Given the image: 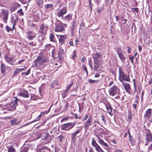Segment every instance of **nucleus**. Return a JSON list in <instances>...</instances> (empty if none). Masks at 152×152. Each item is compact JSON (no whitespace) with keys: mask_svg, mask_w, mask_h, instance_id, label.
<instances>
[{"mask_svg":"<svg viewBox=\"0 0 152 152\" xmlns=\"http://www.w3.org/2000/svg\"><path fill=\"white\" fill-rule=\"evenodd\" d=\"M49 62L48 57L44 55L38 56L35 60L34 66L39 68H44Z\"/></svg>","mask_w":152,"mask_h":152,"instance_id":"1","label":"nucleus"},{"mask_svg":"<svg viewBox=\"0 0 152 152\" xmlns=\"http://www.w3.org/2000/svg\"><path fill=\"white\" fill-rule=\"evenodd\" d=\"M37 139L42 137L44 140H46L48 137V134L47 132H45L43 130H39L36 134Z\"/></svg>","mask_w":152,"mask_h":152,"instance_id":"2","label":"nucleus"},{"mask_svg":"<svg viewBox=\"0 0 152 152\" xmlns=\"http://www.w3.org/2000/svg\"><path fill=\"white\" fill-rule=\"evenodd\" d=\"M18 101V99L16 98L15 100H12L10 104H7V106L8 107V110L12 111L15 109L17 105Z\"/></svg>","mask_w":152,"mask_h":152,"instance_id":"3","label":"nucleus"},{"mask_svg":"<svg viewBox=\"0 0 152 152\" xmlns=\"http://www.w3.org/2000/svg\"><path fill=\"white\" fill-rule=\"evenodd\" d=\"M67 12L66 8L63 7L61 9L57 10L56 15L58 17L62 18L63 15Z\"/></svg>","mask_w":152,"mask_h":152,"instance_id":"4","label":"nucleus"},{"mask_svg":"<svg viewBox=\"0 0 152 152\" xmlns=\"http://www.w3.org/2000/svg\"><path fill=\"white\" fill-rule=\"evenodd\" d=\"M119 92V89L115 86H113L110 88L109 91L110 95L113 96L118 94Z\"/></svg>","mask_w":152,"mask_h":152,"instance_id":"5","label":"nucleus"},{"mask_svg":"<svg viewBox=\"0 0 152 152\" xmlns=\"http://www.w3.org/2000/svg\"><path fill=\"white\" fill-rule=\"evenodd\" d=\"M91 144L92 146L95 148L97 152H104L93 138L92 139Z\"/></svg>","mask_w":152,"mask_h":152,"instance_id":"6","label":"nucleus"},{"mask_svg":"<svg viewBox=\"0 0 152 152\" xmlns=\"http://www.w3.org/2000/svg\"><path fill=\"white\" fill-rule=\"evenodd\" d=\"M64 30V27L61 23L59 21L56 23L55 31L56 32H61Z\"/></svg>","mask_w":152,"mask_h":152,"instance_id":"7","label":"nucleus"},{"mask_svg":"<svg viewBox=\"0 0 152 152\" xmlns=\"http://www.w3.org/2000/svg\"><path fill=\"white\" fill-rule=\"evenodd\" d=\"M102 55L100 53L96 52L93 53L92 55V57L94 61H101L102 58Z\"/></svg>","mask_w":152,"mask_h":152,"instance_id":"8","label":"nucleus"},{"mask_svg":"<svg viewBox=\"0 0 152 152\" xmlns=\"http://www.w3.org/2000/svg\"><path fill=\"white\" fill-rule=\"evenodd\" d=\"M59 38V47L62 46L67 38V36L65 35H60Z\"/></svg>","mask_w":152,"mask_h":152,"instance_id":"9","label":"nucleus"},{"mask_svg":"<svg viewBox=\"0 0 152 152\" xmlns=\"http://www.w3.org/2000/svg\"><path fill=\"white\" fill-rule=\"evenodd\" d=\"M1 13L3 15V20L4 22L5 23H7L8 19V15L9 14V12L8 10H3L1 12Z\"/></svg>","mask_w":152,"mask_h":152,"instance_id":"10","label":"nucleus"},{"mask_svg":"<svg viewBox=\"0 0 152 152\" xmlns=\"http://www.w3.org/2000/svg\"><path fill=\"white\" fill-rule=\"evenodd\" d=\"M152 109L151 108L148 109L145 111L144 116L145 118H147L149 120L152 116Z\"/></svg>","mask_w":152,"mask_h":152,"instance_id":"11","label":"nucleus"},{"mask_svg":"<svg viewBox=\"0 0 152 152\" xmlns=\"http://www.w3.org/2000/svg\"><path fill=\"white\" fill-rule=\"evenodd\" d=\"M48 27L44 23L42 24L39 28V32L41 34H43L47 29Z\"/></svg>","mask_w":152,"mask_h":152,"instance_id":"12","label":"nucleus"},{"mask_svg":"<svg viewBox=\"0 0 152 152\" xmlns=\"http://www.w3.org/2000/svg\"><path fill=\"white\" fill-rule=\"evenodd\" d=\"M11 18L12 20H11V22L12 23H13V25L11 28L12 31L14 29L16 21L18 19V18L16 15H15L12 17Z\"/></svg>","mask_w":152,"mask_h":152,"instance_id":"13","label":"nucleus"},{"mask_svg":"<svg viewBox=\"0 0 152 152\" xmlns=\"http://www.w3.org/2000/svg\"><path fill=\"white\" fill-rule=\"evenodd\" d=\"M72 124H62L61 126L62 129L65 130H68L74 126L75 124H73V126H72Z\"/></svg>","mask_w":152,"mask_h":152,"instance_id":"14","label":"nucleus"},{"mask_svg":"<svg viewBox=\"0 0 152 152\" xmlns=\"http://www.w3.org/2000/svg\"><path fill=\"white\" fill-rule=\"evenodd\" d=\"M6 61L9 64L13 65L16 60L13 57H6Z\"/></svg>","mask_w":152,"mask_h":152,"instance_id":"15","label":"nucleus"},{"mask_svg":"<svg viewBox=\"0 0 152 152\" xmlns=\"http://www.w3.org/2000/svg\"><path fill=\"white\" fill-rule=\"evenodd\" d=\"M96 136L98 140V142L101 145H103L106 147H108L109 145L107 143L104 142L103 140L101 139L98 135H96Z\"/></svg>","mask_w":152,"mask_h":152,"instance_id":"16","label":"nucleus"},{"mask_svg":"<svg viewBox=\"0 0 152 152\" xmlns=\"http://www.w3.org/2000/svg\"><path fill=\"white\" fill-rule=\"evenodd\" d=\"M81 131L82 129H79L77 130L75 132L72 133V139L73 141H74L75 142V141L77 134L81 132Z\"/></svg>","mask_w":152,"mask_h":152,"instance_id":"17","label":"nucleus"},{"mask_svg":"<svg viewBox=\"0 0 152 152\" xmlns=\"http://www.w3.org/2000/svg\"><path fill=\"white\" fill-rule=\"evenodd\" d=\"M104 104L108 113L111 116H112L113 115V114L112 113V108L111 105L109 103H105Z\"/></svg>","mask_w":152,"mask_h":152,"instance_id":"18","label":"nucleus"},{"mask_svg":"<svg viewBox=\"0 0 152 152\" xmlns=\"http://www.w3.org/2000/svg\"><path fill=\"white\" fill-rule=\"evenodd\" d=\"M120 81L121 82L123 85H124V88L126 90V91L129 93L130 92V85L128 83H124L122 80H121L120 78L119 79Z\"/></svg>","mask_w":152,"mask_h":152,"instance_id":"19","label":"nucleus"},{"mask_svg":"<svg viewBox=\"0 0 152 152\" xmlns=\"http://www.w3.org/2000/svg\"><path fill=\"white\" fill-rule=\"evenodd\" d=\"M64 50L62 48V46L59 47V49L58 52V57L59 59L62 60V55L64 53Z\"/></svg>","mask_w":152,"mask_h":152,"instance_id":"20","label":"nucleus"},{"mask_svg":"<svg viewBox=\"0 0 152 152\" xmlns=\"http://www.w3.org/2000/svg\"><path fill=\"white\" fill-rule=\"evenodd\" d=\"M145 138L146 141L148 142H152V134L150 132L146 133Z\"/></svg>","mask_w":152,"mask_h":152,"instance_id":"21","label":"nucleus"},{"mask_svg":"<svg viewBox=\"0 0 152 152\" xmlns=\"http://www.w3.org/2000/svg\"><path fill=\"white\" fill-rule=\"evenodd\" d=\"M100 61L94 62V70H99L100 69V64H99Z\"/></svg>","mask_w":152,"mask_h":152,"instance_id":"22","label":"nucleus"},{"mask_svg":"<svg viewBox=\"0 0 152 152\" xmlns=\"http://www.w3.org/2000/svg\"><path fill=\"white\" fill-rule=\"evenodd\" d=\"M118 54L121 61L123 62L125 60V58L124 56V54L122 53L121 51H118Z\"/></svg>","mask_w":152,"mask_h":152,"instance_id":"23","label":"nucleus"},{"mask_svg":"<svg viewBox=\"0 0 152 152\" xmlns=\"http://www.w3.org/2000/svg\"><path fill=\"white\" fill-rule=\"evenodd\" d=\"M35 36L33 37H28V39L29 41L28 44L32 46H35L36 44V42L34 41H33L31 42H30V40H32L33 38Z\"/></svg>","mask_w":152,"mask_h":152,"instance_id":"24","label":"nucleus"},{"mask_svg":"<svg viewBox=\"0 0 152 152\" xmlns=\"http://www.w3.org/2000/svg\"><path fill=\"white\" fill-rule=\"evenodd\" d=\"M87 118H88V120L86 121V123L88 124L91 123L92 121V117L91 116L89 117L88 115H86L85 117L83 119V121H85L86 120Z\"/></svg>","mask_w":152,"mask_h":152,"instance_id":"25","label":"nucleus"},{"mask_svg":"<svg viewBox=\"0 0 152 152\" xmlns=\"http://www.w3.org/2000/svg\"><path fill=\"white\" fill-rule=\"evenodd\" d=\"M19 94L20 96H22L23 97L25 98H28L29 96L28 93L26 91H25L22 93H19Z\"/></svg>","mask_w":152,"mask_h":152,"instance_id":"26","label":"nucleus"},{"mask_svg":"<svg viewBox=\"0 0 152 152\" xmlns=\"http://www.w3.org/2000/svg\"><path fill=\"white\" fill-rule=\"evenodd\" d=\"M45 9L47 10H51L53 7V4H46L44 6Z\"/></svg>","mask_w":152,"mask_h":152,"instance_id":"27","label":"nucleus"},{"mask_svg":"<svg viewBox=\"0 0 152 152\" xmlns=\"http://www.w3.org/2000/svg\"><path fill=\"white\" fill-rule=\"evenodd\" d=\"M1 72L4 75L6 74V66L3 63L1 64Z\"/></svg>","mask_w":152,"mask_h":152,"instance_id":"28","label":"nucleus"},{"mask_svg":"<svg viewBox=\"0 0 152 152\" xmlns=\"http://www.w3.org/2000/svg\"><path fill=\"white\" fill-rule=\"evenodd\" d=\"M47 113V112H46V111L41 112V114L39 115L38 117H37L34 121L32 122H34L35 121H38L39 120L40 117L42 115L46 114Z\"/></svg>","mask_w":152,"mask_h":152,"instance_id":"29","label":"nucleus"},{"mask_svg":"<svg viewBox=\"0 0 152 152\" xmlns=\"http://www.w3.org/2000/svg\"><path fill=\"white\" fill-rule=\"evenodd\" d=\"M72 14L70 13L64 17L63 19L69 21L72 19Z\"/></svg>","mask_w":152,"mask_h":152,"instance_id":"30","label":"nucleus"},{"mask_svg":"<svg viewBox=\"0 0 152 152\" xmlns=\"http://www.w3.org/2000/svg\"><path fill=\"white\" fill-rule=\"evenodd\" d=\"M129 140L132 145H133L134 144V141L132 136L131 135L130 132L129 133Z\"/></svg>","mask_w":152,"mask_h":152,"instance_id":"31","label":"nucleus"},{"mask_svg":"<svg viewBox=\"0 0 152 152\" xmlns=\"http://www.w3.org/2000/svg\"><path fill=\"white\" fill-rule=\"evenodd\" d=\"M50 41L53 42H56V39L55 38V36L52 34H50L49 36Z\"/></svg>","mask_w":152,"mask_h":152,"instance_id":"32","label":"nucleus"},{"mask_svg":"<svg viewBox=\"0 0 152 152\" xmlns=\"http://www.w3.org/2000/svg\"><path fill=\"white\" fill-rule=\"evenodd\" d=\"M28 150V146H23L21 148V152H27Z\"/></svg>","mask_w":152,"mask_h":152,"instance_id":"33","label":"nucleus"},{"mask_svg":"<svg viewBox=\"0 0 152 152\" xmlns=\"http://www.w3.org/2000/svg\"><path fill=\"white\" fill-rule=\"evenodd\" d=\"M8 152H15V149L13 148L12 146H10L8 148Z\"/></svg>","mask_w":152,"mask_h":152,"instance_id":"34","label":"nucleus"},{"mask_svg":"<svg viewBox=\"0 0 152 152\" xmlns=\"http://www.w3.org/2000/svg\"><path fill=\"white\" fill-rule=\"evenodd\" d=\"M118 69L119 76L121 77H123L125 75V74L121 69L119 68Z\"/></svg>","mask_w":152,"mask_h":152,"instance_id":"35","label":"nucleus"},{"mask_svg":"<svg viewBox=\"0 0 152 152\" xmlns=\"http://www.w3.org/2000/svg\"><path fill=\"white\" fill-rule=\"evenodd\" d=\"M123 78V80H125L127 81H129L130 78L129 76H128L125 75L123 77H122Z\"/></svg>","mask_w":152,"mask_h":152,"instance_id":"36","label":"nucleus"},{"mask_svg":"<svg viewBox=\"0 0 152 152\" xmlns=\"http://www.w3.org/2000/svg\"><path fill=\"white\" fill-rule=\"evenodd\" d=\"M88 64L91 69L93 68L92 62V59L91 58H89L88 59Z\"/></svg>","mask_w":152,"mask_h":152,"instance_id":"37","label":"nucleus"},{"mask_svg":"<svg viewBox=\"0 0 152 152\" xmlns=\"http://www.w3.org/2000/svg\"><path fill=\"white\" fill-rule=\"evenodd\" d=\"M132 115L130 114V113H129V114L128 116V118H127V121H128L129 122H131L132 120Z\"/></svg>","mask_w":152,"mask_h":152,"instance_id":"38","label":"nucleus"},{"mask_svg":"<svg viewBox=\"0 0 152 152\" xmlns=\"http://www.w3.org/2000/svg\"><path fill=\"white\" fill-rule=\"evenodd\" d=\"M68 91H66L65 90L64 92L62 94V96L63 98H65L67 94V93Z\"/></svg>","mask_w":152,"mask_h":152,"instance_id":"39","label":"nucleus"},{"mask_svg":"<svg viewBox=\"0 0 152 152\" xmlns=\"http://www.w3.org/2000/svg\"><path fill=\"white\" fill-rule=\"evenodd\" d=\"M10 122L12 124H19L20 123V121L17 122V119L16 118L14 119L13 120L10 121Z\"/></svg>","mask_w":152,"mask_h":152,"instance_id":"40","label":"nucleus"},{"mask_svg":"<svg viewBox=\"0 0 152 152\" xmlns=\"http://www.w3.org/2000/svg\"><path fill=\"white\" fill-rule=\"evenodd\" d=\"M138 103V102L137 100H135L134 102V103L132 104V107L134 109L136 108V107L137 104Z\"/></svg>","mask_w":152,"mask_h":152,"instance_id":"41","label":"nucleus"},{"mask_svg":"<svg viewBox=\"0 0 152 152\" xmlns=\"http://www.w3.org/2000/svg\"><path fill=\"white\" fill-rule=\"evenodd\" d=\"M58 138L59 140V141L61 142H62V140L64 139V137L63 136V135H60L58 137Z\"/></svg>","mask_w":152,"mask_h":152,"instance_id":"42","label":"nucleus"},{"mask_svg":"<svg viewBox=\"0 0 152 152\" xmlns=\"http://www.w3.org/2000/svg\"><path fill=\"white\" fill-rule=\"evenodd\" d=\"M88 81L90 83H98L99 81L98 80H94L91 79H89Z\"/></svg>","mask_w":152,"mask_h":152,"instance_id":"43","label":"nucleus"},{"mask_svg":"<svg viewBox=\"0 0 152 152\" xmlns=\"http://www.w3.org/2000/svg\"><path fill=\"white\" fill-rule=\"evenodd\" d=\"M36 2L37 6H40L43 3V1L42 0H37Z\"/></svg>","mask_w":152,"mask_h":152,"instance_id":"44","label":"nucleus"},{"mask_svg":"<svg viewBox=\"0 0 152 152\" xmlns=\"http://www.w3.org/2000/svg\"><path fill=\"white\" fill-rule=\"evenodd\" d=\"M73 84V82H72L71 83L70 85H68V86H67V88L66 89V91H68L69 90V89H70V88L71 87V86H72Z\"/></svg>","mask_w":152,"mask_h":152,"instance_id":"45","label":"nucleus"},{"mask_svg":"<svg viewBox=\"0 0 152 152\" xmlns=\"http://www.w3.org/2000/svg\"><path fill=\"white\" fill-rule=\"evenodd\" d=\"M83 69L85 71L87 75L88 74V71L87 70V68L85 65H83L82 66Z\"/></svg>","mask_w":152,"mask_h":152,"instance_id":"46","label":"nucleus"},{"mask_svg":"<svg viewBox=\"0 0 152 152\" xmlns=\"http://www.w3.org/2000/svg\"><path fill=\"white\" fill-rule=\"evenodd\" d=\"M6 30L8 32H9L10 31H12V29L11 28L8 26H6Z\"/></svg>","mask_w":152,"mask_h":152,"instance_id":"47","label":"nucleus"},{"mask_svg":"<svg viewBox=\"0 0 152 152\" xmlns=\"http://www.w3.org/2000/svg\"><path fill=\"white\" fill-rule=\"evenodd\" d=\"M51 45L50 44H48L46 45V49L47 50H49V49L51 48Z\"/></svg>","mask_w":152,"mask_h":152,"instance_id":"48","label":"nucleus"},{"mask_svg":"<svg viewBox=\"0 0 152 152\" xmlns=\"http://www.w3.org/2000/svg\"><path fill=\"white\" fill-rule=\"evenodd\" d=\"M100 118L101 120L103 121V122L104 123H105V120L104 119V117L103 115H102L100 116Z\"/></svg>","mask_w":152,"mask_h":152,"instance_id":"49","label":"nucleus"},{"mask_svg":"<svg viewBox=\"0 0 152 152\" xmlns=\"http://www.w3.org/2000/svg\"><path fill=\"white\" fill-rule=\"evenodd\" d=\"M68 117H65L62 119H61V122L62 123L64 121H67L68 119Z\"/></svg>","mask_w":152,"mask_h":152,"instance_id":"50","label":"nucleus"},{"mask_svg":"<svg viewBox=\"0 0 152 152\" xmlns=\"http://www.w3.org/2000/svg\"><path fill=\"white\" fill-rule=\"evenodd\" d=\"M76 52L75 51H74V54L72 56V58H75L76 57Z\"/></svg>","mask_w":152,"mask_h":152,"instance_id":"51","label":"nucleus"},{"mask_svg":"<svg viewBox=\"0 0 152 152\" xmlns=\"http://www.w3.org/2000/svg\"><path fill=\"white\" fill-rule=\"evenodd\" d=\"M31 99L32 100H34L35 99V96L34 95H31Z\"/></svg>","mask_w":152,"mask_h":152,"instance_id":"52","label":"nucleus"},{"mask_svg":"<svg viewBox=\"0 0 152 152\" xmlns=\"http://www.w3.org/2000/svg\"><path fill=\"white\" fill-rule=\"evenodd\" d=\"M135 80L134 79H133V83H134V92H135L136 91V83H135Z\"/></svg>","mask_w":152,"mask_h":152,"instance_id":"53","label":"nucleus"},{"mask_svg":"<svg viewBox=\"0 0 152 152\" xmlns=\"http://www.w3.org/2000/svg\"><path fill=\"white\" fill-rule=\"evenodd\" d=\"M89 7L91 8V11L92 10V7L93 5L92 4L91 1H89Z\"/></svg>","mask_w":152,"mask_h":152,"instance_id":"54","label":"nucleus"},{"mask_svg":"<svg viewBox=\"0 0 152 152\" xmlns=\"http://www.w3.org/2000/svg\"><path fill=\"white\" fill-rule=\"evenodd\" d=\"M100 73L98 72V73H96L95 74L94 77H100Z\"/></svg>","mask_w":152,"mask_h":152,"instance_id":"55","label":"nucleus"},{"mask_svg":"<svg viewBox=\"0 0 152 152\" xmlns=\"http://www.w3.org/2000/svg\"><path fill=\"white\" fill-rule=\"evenodd\" d=\"M127 48H128L127 52L128 53H131V49L130 48L129 46H127Z\"/></svg>","mask_w":152,"mask_h":152,"instance_id":"56","label":"nucleus"},{"mask_svg":"<svg viewBox=\"0 0 152 152\" xmlns=\"http://www.w3.org/2000/svg\"><path fill=\"white\" fill-rule=\"evenodd\" d=\"M30 70H31L30 69H29L25 73V74L26 75H28L30 73Z\"/></svg>","mask_w":152,"mask_h":152,"instance_id":"57","label":"nucleus"},{"mask_svg":"<svg viewBox=\"0 0 152 152\" xmlns=\"http://www.w3.org/2000/svg\"><path fill=\"white\" fill-rule=\"evenodd\" d=\"M148 150L152 151V143L148 147Z\"/></svg>","mask_w":152,"mask_h":152,"instance_id":"58","label":"nucleus"},{"mask_svg":"<svg viewBox=\"0 0 152 152\" xmlns=\"http://www.w3.org/2000/svg\"><path fill=\"white\" fill-rule=\"evenodd\" d=\"M55 52V49H54L52 50V56H54V53Z\"/></svg>","mask_w":152,"mask_h":152,"instance_id":"59","label":"nucleus"},{"mask_svg":"<svg viewBox=\"0 0 152 152\" xmlns=\"http://www.w3.org/2000/svg\"><path fill=\"white\" fill-rule=\"evenodd\" d=\"M134 11L136 12H139V9L137 8H134Z\"/></svg>","mask_w":152,"mask_h":152,"instance_id":"60","label":"nucleus"},{"mask_svg":"<svg viewBox=\"0 0 152 152\" xmlns=\"http://www.w3.org/2000/svg\"><path fill=\"white\" fill-rule=\"evenodd\" d=\"M138 50L139 51H141L142 50V48L140 45L138 46Z\"/></svg>","mask_w":152,"mask_h":152,"instance_id":"61","label":"nucleus"},{"mask_svg":"<svg viewBox=\"0 0 152 152\" xmlns=\"http://www.w3.org/2000/svg\"><path fill=\"white\" fill-rule=\"evenodd\" d=\"M15 71H16L18 73H19L20 71V68H16L15 70Z\"/></svg>","mask_w":152,"mask_h":152,"instance_id":"62","label":"nucleus"},{"mask_svg":"<svg viewBox=\"0 0 152 152\" xmlns=\"http://www.w3.org/2000/svg\"><path fill=\"white\" fill-rule=\"evenodd\" d=\"M29 25L31 27H34L35 26V24L34 23H31V24H29Z\"/></svg>","mask_w":152,"mask_h":152,"instance_id":"63","label":"nucleus"},{"mask_svg":"<svg viewBox=\"0 0 152 152\" xmlns=\"http://www.w3.org/2000/svg\"><path fill=\"white\" fill-rule=\"evenodd\" d=\"M69 44L71 46H73V42L72 41H70L69 42Z\"/></svg>","mask_w":152,"mask_h":152,"instance_id":"64","label":"nucleus"}]
</instances>
